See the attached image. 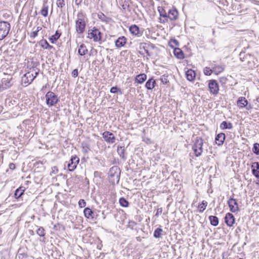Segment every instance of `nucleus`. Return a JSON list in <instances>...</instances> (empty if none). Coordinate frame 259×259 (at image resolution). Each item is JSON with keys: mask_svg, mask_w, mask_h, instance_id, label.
Listing matches in <instances>:
<instances>
[{"mask_svg": "<svg viewBox=\"0 0 259 259\" xmlns=\"http://www.w3.org/2000/svg\"><path fill=\"white\" fill-rule=\"evenodd\" d=\"M18 258L19 259H27V255L26 253H19L18 254Z\"/></svg>", "mask_w": 259, "mask_h": 259, "instance_id": "nucleus-49", "label": "nucleus"}, {"mask_svg": "<svg viewBox=\"0 0 259 259\" xmlns=\"http://www.w3.org/2000/svg\"><path fill=\"white\" fill-rule=\"evenodd\" d=\"M126 38L124 36L119 37L115 41V46L117 48H121L123 47L126 43Z\"/></svg>", "mask_w": 259, "mask_h": 259, "instance_id": "nucleus-22", "label": "nucleus"}, {"mask_svg": "<svg viewBox=\"0 0 259 259\" xmlns=\"http://www.w3.org/2000/svg\"><path fill=\"white\" fill-rule=\"evenodd\" d=\"M88 34L89 37L91 39L93 38L95 42L99 41L101 39V32L95 27L92 29L89 30Z\"/></svg>", "mask_w": 259, "mask_h": 259, "instance_id": "nucleus-6", "label": "nucleus"}, {"mask_svg": "<svg viewBox=\"0 0 259 259\" xmlns=\"http://www.w3.org/2000/svg\"><path fill=\"white\" fill-rule=\"evenodd\" d=\"M46 104L49 107L55 106L59 101V98L53 92L49 91L45 96Z\"/></svg>", "mask_w": 259, "mask_h": 259, "instance_id": "nucleus-4", "label": "nucleus"}, {"mask_svg": "<svg viewBox=\"0 0 259 259\" xmlns=\"http://www.w3.org/2000/svg\"><path fill=\"white\" fill-rule=\"evenodd\" d=\"M78 70L77 69H74L71 73L72 76L73 77H76L78 76Z\"/></svg>", "mask_w": 259, "mask_h": 259, "instance_id": "nucleus-52", "label": "nucleus"}, {"mask_svg": "<svg viewBox=\"0 0 259 259\" xmlns=\"http://www.w3.org/2000/svg\"><path fill=\"white\" fill-rule=\"evenodd\" d=\"M6 252H7L6 250H2L0 252V254L3 255L4 253H6Z\"/></svg>", "mask_w": 259, "mask_h": 259, "instance_id": "nucleus-61", "label": "nucleus"}, {"mask_svg": "<svg viewBox=\"0 0 259 259\" xmlns=\"http://www.w3.org/2000/svg\"><path fill=\"white\" fill-rule=\"evenodd\" d=\"M9 168L12 170H14L16 168L15 165L13 163H10L9 165Z\"/></svg>", "mask_w": 259, "mask_h": 259, "instance_id": "nucleus-55", "label": "nucleus"}, {"mask_svg": "<svg viewBox=\"0 0 259 259\" xmlns=\"http://www.w3.org/2000/svg\"><path fill=\"white\" fill-rule=\"evenodd\" d=\"M44 164L43 161H36L33 163V166L35 167L39 168L40 166L39 165H41L42 166Z\"/></svg>", "mask_w": 259, "mask_h": 259, "instance_id": "nucleus-48", "label": "nucleus"}, {"mask_svg": "<svg viewBox=\"0 0 259 259\" xmlns=\"http://www.w3.org/2000/svg\"><path fill=\"white\" fill-rule=\"evenodd\" d=\"M117 152L119 156V157L123 159V160H125L126 159V157L125 155V149L123 146H118L117 149Z\"/></svg>", "mask_w": 259, "mask_h": 259, "instance_id": "nucleus-24", "label": "nucleus"}, {"mask_svg": "<svg viewBox=\"0 0 259 259\" xmlns=\"http://www.w3.org/2000/svg\"><path fill=\"white\" fill-rule=\"evenodd\" d=\"M129 7V5H126V4H124L122 5V8L123 9H126V8H128Z\"/></svg>", "mask_w": 259, "mask_h": 259, "instance_id": "nucleus-58", "label": "nucleus"}, {"mask_svg": "<svg viewBox=\"0 0 259 259\" xmlns=\"http://www.w3.org/2000/svg\"><path fill=\"white\" fill-rule=\"evenodd\" d=\"M160 80L163 84H166L167 82H168L167 77L165 76H162L160 78Z\"/></svg>", "mask_w": 259, "mask_h": 259, "instance_id": "nucleus-50", "label": "nucleus"}, {"mask_svg": "<svg viewBox=\"0 0 259 259\" xmlns=\"http://www.w3.org/2000/svg\"><path fill=\"white\" fill-rule=\"evenodd\" d=\"M186 76L187 80L189 81H193L195 78L196 73L193 70L190 69L186 71Z\"/></svg>", "mask_w": 259, "mask_h": 259, "instance_id": "nucleus-20", "label": "nucleus"}, {"mask_svg": "<svg viewBox=\"0 0 259 259\" xmlns=\"http://www.w3.org/2000/svg\"><path fill=\"white\" fill-rule=\"evenodd\" d=\"M41 29V27H40V26H38L37 28H36V30L35 31H37V32L40 30Z\"/></svg>", "mask_w": 259, "mask_h": 259, "instance_id": "nucleus-60", "label": "nucleus"}, {"mask_svg": "<svg viewBox=\"0 0 259 259\" xmlns=\"http://www.w3.org/2000/svg\"><path fill=\"white\" fill-rule=\"evenodd\" d=\"M178 12L176 9H169L167 14V22L168 20L169 19L170 21L176 20L178 17Z\"/></svg>", "mask_w": 259, "mask_h": 259, "instance_id": "nucleus-12", "label": "nucleus"}, {"mask_svg": "<svg viewBox=\"0 0 259 259\" xmlns=\"http://www.w3.org/2000/svg\"><path fill=\"white\" fill-rule=\"evenodd\" d=\"M25 190V188L24 187L21 186L15 190L14 193V196L15 198L19 199L21 197L22 195H23L24 192Z\"/></svg>", "mask_w": 259, "mask_h": 259, "instance_id": "nucleus-23", "label": "nucleus"}, {"mask_svg": "<svg viewBox=\"0 0 259 259\" xmlns=\"http://www.w3.org/2000/svg\"><path fill=\"white\" fill-rule=\"evenodd\" d=\"M119 202L120 205L122 207H126L129 205L128 201L123 197H121L119 199Z\"/></svg>", "mask_w": 259, "mask_h": 259, "instance_id": "nucleus-39", "label": "nucleus"}, {"mask_svg": "<svg viewBox=\"0 0 259 259\" xmlns=\"http://www.w3.org/2000/svg\"><path fill=\"white\" fill-rule=\"evenodd\" d=\"M13 84L12 77L7 75L3 78L0 83V92L10 88Z\"/></svg>", "mask_w": 259, "mask_h": 259, "instance_id": "nucleus-5", "label": "nucleus"}, {"mask_svg": "<svg viewBox=\"0 0 259 259\" xmlns=\"http://www.w3.org/2000/svg\"><path fill=\"white\" fill-rule=\"evenodd\" d=\"M53 48H54V47L52 46H51L49 45V44H48V45L47 46V48H46V49L51 50Z\"/></svg>", "mask_w": 259, "mask_h": 259, "instance_id": "nucleus-57", "label": "nucleus"}, {"mask_svg": "<svg viewBox=\"0 0 259 259\" xmlns=\"http://www.w3.org/2000/svg\"><path fill=\"white\" fill-rule=\"evenodd\" d=\"M120 176V170L117 166H113L110 168L108 172V178L112 185L119 183Z\"/></svg>", "mask_w": 259, "mask_h": 259, "instance_id": "nucleus-2", "label": "nucleus"}, {"mask_svg": "<svg viewBox=\"0 0 259 259\" xmlns=\"http://www.w3.org/2000/svg\"><path fill=\"white\" fill-rule=\"evenodd\" d=\"M252 152L256 155H259V143H255L253 144Z\"/></svg>", "mask_w": 259, "mask_h": 259, "instance_id": "nucleus-41", "label": "nucleus"}, {"mask_svg": "<svg viewBox=\"0 0 259 259\" xmlns=\"http://www.w3.org/2000/svg\"><path fill=\"white\" fill-rule=\"evenodd\" d=\"M162 208H159L157 210V212L155 214V216L158 217L160 214L162 213Z\"/></svg>", "mask_w": 259, "mask_h": 259, "instance_id": "nucleus-54", "label": "nucleus"}, {"mask_svg": "<svg viewBox=\"0 0 259 259\" xmlns=\"http://www.w3.org/2000/svg\"><path fill=\"white\" fill-rule=\"evenodd\" d=\"M82 1V0H75V4L77 6H79L81 4Z\"/></svg>", "mask_w": 259, "mask_h": 259, "instance_id": "nucleus-56", "label": "nucleus"}, {"mask_svg": "<svg viewBox=\"0 0 259 259\" xmlns=\"http://www.w3.org/2000/svg\"><path fill=\"white\" fill-rule=\"evenodd\" d=\"M130 32L133 35H138L140 32L139 27L136 25H133L129 28Z\"/></svg>", "mask_w": 259, "mask_h": 259, "instance_id": "nucleus-31", "label": "nucleus"}, {"mask_svg": "<svg viewBox=\"0 0 259 259\" xmlns=\"http://www.w3.org/2000/svg\"><path fill=\"white\" fill-rule=\"evenodd\" d=\"M39 73V70L37 71H35V75H34L33 74H31L29 72L26 73L24 76L26 77L27 80L25 81V83H28L29 84L31 83L33 80L35 78V77L38 75Z\"/></svg>", "mask_w": 259, "mask_h": 259, "instance_id": "nucleus-17", "label": "nucleus"}, {"mask_svg": "<svg viewBox=\"0 0 259 259\" xmlns=\"http://www.w3.org/2000/svg\"><path fill=\"white\" fill-rule=\"evenodd\" d=\"M143 45H141L140 49H143L144 50V51L145 52V53L147 54V56H151V54L148 50L147 47L146 46L147 44H144Z\"/></svg>", "mask_w": 259, "mask_h": 259, "instance_id": "nucleus-45", "label": "nucleus"}, {"mask_svg": "<svg viewBox=\"0 0 259 259\" xmlns=\"http://www.w3.org/2000/svg\"><path fill=\"white\" fill-rule=\"evenodd\" d=\"M208 88L210 93L217 95L219 91L218 83L215 80L211 79L209 81Z\"/></svg>", "mask_w": 259, "mask_h": 259, "instance_id": "nucleus-10", "label": "nucleus"}, {"mask_svg": "<svg viewBox=\"0 0 259 259\" xmlns=\"http://www.w3.org/2000/svg\"><path fill=\"white\" fill-rule=\"evenodd\" d=\"M86 19L85 14L82 12L78 13L77 19L75 21V29L77 33L82 34L84 32L86 26Z\"/></svg>", "mask_w": 259, "mask_h": 259, "instance_id": "nucleus-1", "label": "nucleus"}, {"mask_svg": "<svg viewBox=\"0 0 259 259\" xmlns=\"http://www.w3.org/2000/svg\"><path fill=\"white\" fill-rule=\"evenodd\" d=\"M84 216L87 219H94L95 213H96V210H92L89 207H86L83 210Z\"/></svg>", "mask_w": 259, "mask_h": 259, "instance_id": "nucleus-16", "label": "nucleus"}, {"mask_svg": "<svg viewBox=\"0 0 259 259\" xmlns=\"http://www.w3.org/2000/svg\"><path fill=\"white\" fill-rule=\"evenodd\" d=\"M36 233L40 237H44L45 236L46 233L44 228L42 227H40L37 230Z\"/></svg>", "mask_w": 259, "mask_h": 259, "instance_id": "nucleus-40", "label": "nucleus"}, {"mask_svg": "<svg viewBox=\"0 0 259 259\" xmlns=\"http://www.w3.org/2000/svg\"><path fill=\"white\" fill-rule=\"evenodd\" d=\"M78 205L80 208L84 207L86 205V202L84 199H80L78 201Z\"/></svg>", "mask_w": 259, "mask_h": 259, "instance_id": "nucleus-47", "label": "nucleus"}, {"mask_svg": "<svg viewBox=\"0 0 259 259\" xmlns=\"http://www.w3.org/2000/svg\"><path fill=\"white\" fill-rule=\"evenodd\" d=\"M203 140L199 137H197L194 141V143L192 146L195 155L196 157H199L202 155L203 152Z\"/></svg>", "mask_w": 259, "mask_h": 259, "instance_id": "nucleus-3", "label": "nucleus"}, {"mask_svg": "<svg viewBox=\"0 0 259 259\" xmlns=\"http://www.w3.org/2000/svg\"><path fill=\"white\" fill-rule=\"evenodd\" d=\"M102 136L104 141L107 143L113 144L115 142V136L110 132L105 131L102 134Z\"/></svg>", "mask_w": 259, "mask_h": 259, "instance_id": "nucleus-8", "label": "nucleus"}, {"mask_svg": "<svg viewBox=\"0 0 259 259\" xmlns=\"http://www.w3.org/2000/svg\"><path fill=\"white\" fill-rule=\"evenodd\" d=\"M155 83V80L153 78H151L146 82L145 87L147 89L151 90L154 88Z\"/></svg>", "mask_w": 259, "mask_h": 259, "instance_id": "nucleus-26", "label": "nucleus"}, {"mask_svg": "<svg viewBox=\"0 0 259 259\" xmlns=\"http://www.w3.org/2000/svg\"><path fill=\"white\" fill-rule=\"evenodd\" d=\"M81 148L82 152L84 153H87L90 150L89 145L85 142L81 143Z\"/></svg>", "mask_w": 259, "mask_h": 259, "instance_id": "nucleus-36", "label": "nucleus"}, {"mask_svg": "<svg viewBox=\"0 0 259 259\" xmlns=\"http://www.w3.org/2000/svg\"><path fill=\"white\" fill-rule=\"evenodd\" d=\"M252 173L256 178L259 179V162H253L251 165Z\"/></svg>", "mask_w": 259, "mask_h": 259, "instance_id": "nucleus-18", "label": "nucleus"}, {"mask_svg": "<svg viewBox=\"0 0 259 259\" xmlns=\"http://www.w3.org/2000/svg\"><path fill=\"white\" fill-rule=\"evenodd\" d=\"M175 56L180 59L184 58V54L183 52L179 48H175L174 51Z\"/></svg>", "mask_w": 259, "mask_h": 259, "instance_id": "nucleus-29", "label": "nucleus"}, {"mask_svg": "<svg viewBox=\"0 0 259 259\" xmlns=\"http://www.w3.org/2000/svg\"><path fill=\"white\" fill-rule=\"evenodd\" d=\"M147 45L148 46H150L152 48H154V46L153 44H147Z\"/></svg>", "mask_w": 259, "mask_h": 259, "instance_id": "nucleus-62", "label": "nucleus"}, {"mask_svg": "<svg viewBox=\"0 0 259 259\" xmlns=\"http://www.w3.org/2000/svg\"><path fill=\"white\" fill-rule=\"evenodd\" d=\"M220 127L222 130H231L233 127L232 123L230 122H228L226 121H223L221 123Z\"/></svg>", "mask_w": 259, "mask_h": 259, "instance_id": "nucleus-27", "label": "nucleus"}, {"mask_svg": "<svg viewBox=\"0 0 259 259\" xmlns=\"http://www.w3.org/2000/svg\"><path fill=\"white\" fill-rule=\"evenodd\" d=\"M98 18L102 21L108 23L110 21L111 19L109 17H107L105 14L102 12H99L98 14Z\"/></svg>", "mask_w": 259, "mask_h": 259, "instance_id": "nucleus-30", "label": "nucleus"}, {"mask_svg": "<svg viewBox=\"0 0 259 259\" xmlns=\"http://www.w3.org/2000/svg\"><path fill=\"white\" fill-rule=\"evenodd\" d=\"M225 135L224 133H220L218 134L215 138L217 144L219 146L223 145L225 140Z\"/></svg>", "mask_w": 259, "mask_h": 259, "instance_id": "nucleus-19", "label": "nucleus"}, {"mask_svg": "<svg viewBox=\"0 0 259 259\" xmlns=\"http://www.w3.org/2000/svg\"><path fill=\"white\" fill-rule=\"evenodd\" d=\"M147 79V75L145 73H141L135 77V82L139 84L143 83Z\"/></svg>", "mask_w": 259, "mask_h": 259, "instance_id": "nucleus-21", "label": "nucleus"}, {"mask_svg": "<svg viewBox=\"0 0 259 259\" xmlns=\"http://www.w3.org/2000/svg\"><path fill=\"white\" fill-rule=\"evenodd\" d=\"M10 29V24L6 21L0 22V36L3 39L8 35Z\"/></svg>", "mask_w": 259, "mask_h": 259, "instance_id": "nucleus-7", "label": "nucleus"}, {"mask_svg": "<svg viewBox=\"0 0 259 259\" xmlns=\"http://www.w3.org/2000/svg\"><path fill=\"white\" fill-rule=\"evenodd\" d=\"M210 224L213 226H217L219 224V220L217 217L210 215L208 218Z\"/></svg>", "mask_w": 259, "mask_h": 259, "instance_id": "nucleus-32", "label": "nucleus"}, {"mask_svg": "<svg viewBox=\"0 0 259 259\" xmlns=\"http://www.w3.org/2000/svg\"><path fill=\"white\" fill-rule=\"evenodd\" d=\"M49 7L47 5V2H44L42 9L40 11V14L44 17H47L48 14Z\"/></svg>", "mask_w": 259, "mask_h": 259, "instance_id": "nucleus-33", "label": "nucleus"}, {"mask_svg": "<svg viewBox=\"0 0 259 259\" xmlns=\"http://www.w3.org/2000/svg\"><path fill=\"white\" fill-rule=\"evenodd\" d=\"M236 231H241V229H240V227H238V228H237V230H236Z\"/></svg>", "mask_w": 259, "mask_h": 259, "instance_id": "nucleus-64", "label": "nucleus"}, {"mask_svg": "<svg viewBox=\"0 0 259 259\" xmlns=\"http://www.w3.org/2000/svg\"><path fill=\"white\" fill-rule=\"evenodd\" d=\"M212 69L213 72L216 74H218L224 70V67L219 65L214 66Z\"/></svg>", "mask_w": 259, "mask_h": 259, "instance_id": "nucleus-34", "label": "nucleus"}, {"mask_svg": "<svg viewBox=\"0 0 259 259\" xmlns=\"http://www.w3.org/2000/svg\"><path fill=\"white\" fill-rule=\"evenodd\" d=\"M179 45V41L175 39H171L169 41V46L172 48H175V46H178Z\"/></svg>", "mask_w": 259, "mask_h": 259, "instance_id": "nucleus-42", "label": "nucleus"}, {"mask_svg": "<svg viewBox=\"0 0 259 259\" xmlns=\"http://www.w3.org/2000/svg\"><path fill=\"white\" fill-rule=\"evenodd\" d=\"M118 91H119L120 93L121 94L120 90L119 88H118L116 86L112 87L110 90V93L113 94L116 93Z\"/></svg>", "mask_w": 259, "mask_h": 259, "instance_id": "nucleus-46", "label": "nucleus"}, {"mask_svg": "<svg viewBox=\"0 0 259 259\" xmlns=\"http://www.w3.org/2000/svg\"><path fill=\"white\" fill-rule=\"evenodd\" d=\"M157 10L161 17L160 19V22L162 23L167 22L166 17L167 13L165 12V10L162 7H158Z\"/></svg>", "mask_w": 259, "mask_h": 259, "instance_id": "nucleus-13", "label": "nucleus"}, {"mask_svg": "<svg viewBox=\"0 0 259 259\" xmlns=\"http://www.w3.org/2000/svg\"><path fill=\"white\" fill-rule=\"evenodd\" d=\"M207 205V202L206 201L203 200L201 202V204L198 205L199 212H202L205 209Z\"/></svg>", "mask_w": 259, "mask_h": 259, "instance_id": "nucleus-38", "label": "nucleus"}, {"mask_svg": "<svg viewBox=\"0 0 259 259\" xmlns=\"http://www.w3.org/2000/svg\"><path fill=\"white\" fill-rule=\"evenodd\" d=\"M100 212V210H96V213H95V218H94L95 219H97V217L98 216V214H97V213H98V212Z\"/></svg>", "mask_w": 259, "mask_h": 259, "instance_id": "nucleus-59", "label": "nucleus"}, {"mask_svg": "<svg viewBox=\"0 0 259 259\" xmlns=\"http://www.w3.org/2000/svg\"><path fill=\"white\" fill-rule=\"evenodd\" d=\"M248 101L245 97H239L237 101V105L240 108H246V109L249 110L251 108L250 106H247Z\"/></svg>", "mask_w": 259, "mask_h": 259, "instance_id": "nucleus-14", "label": "nucleus"}, {"mask_svg": "<svg viewBox=\"0 0 259 259\" xmlns=\"http://www.w3.org/2000/svg\"><path fill=\"white\" fill-rule=\"evenodd\" d=\"M37 31H34L30 33V36L32 38H34L36 36H37Z\"/></svg>", "mask_w": 259, "mask_h": 259, "instance_id": "nucleus-53", "label": "nucleus"}, {"mask_svg": "<svg viewBox=\"0 0 259 259\" xmlns=\"http://www.w3.org/2000/svg\"><path fill=\"white\" fill-rule=\"evenodd\" d=\"M204 73L206 75H210L213 72V69H211L209 67H206L204 68Z\"/></svg>", "mask_w": 259, "mask_h": 259, "instance_id": "nucleus-44", "label": "nucleus"}, {"mask_svg": "<svg viewBox=\"0 0 259 259\" xmlns=\"http://www.w3.org/2000/svg\"><path fill=\"white\" fill-rule=\"evenodd\" d=\"M56 5L58 8L61 9V11L62 12L65 8V2L64 0H57L56 2Z\"/></svg>", "mask_w": 259, "mask_h": 259, "instance_id": "nucleus-37", "label": "nucleus"}, {"mask_svg": "<svg viewBox=\"0 0 259 259\" xmlns=\"http://www.w3.org/2000/svg\"><path fill=\"white\" fill-rule=\"evenodd\" d=\"M61 35V33L59 32L58 30H57L55 33V34L51 36L49 39L51 41L52 44H55L57 40L59 38Z\"/></svg>", "mask_w": 259, "mask_h": 259, "instance_id": "nucleus-25", "label": "nucleus"}, {"mask_svg": "<svg viewBox=\"0 0 259 259\" xmlns=\"http://www.w3.org/2000/svg\"><path fill=\"white\" fill-rule=\"evenodd\" d=\"M88 52V50L86 48V46L84 44H81L78 50V53L80 56H84L86 55Z\"/></svg>", "mask_w": 259, "mask_h": 259, "instance_id": "nucleus-28", "label": "nucleus"}, {"mask_svg": "<svg viewBox=\"0 0 259 259\" xmlns=\"http://www.w3.org/2000/svg\"><path fill=\"white\" fill-rule=\"evenodd\" d=\"M162 232L163 230L161 227L157 228L154 232L153 236L156 238H159L161 237Z\"/></svg>", "mask_w": 259, "mask_h": 259, "instance_id": "nucleus-35", "label": "nucleus"}, {"mask_svg": "<svg viewBox=\"0 0 259 259\" xmlns=\"http://www.w3.org/2000/svg\"><path fill=\"white\" fill-rule=\"evenodd\" d=\"M48 44L49 43L47 40L44 39H41L39 42V45L44 49H46Z\"/></svg>", "mask_w": 259, "mask_h": 259, "instance_id": "nucleus-43", "label": "nucleus"}, {"mask_svg": "<svg viewBox=\"0 0 259 259\" xmlns=\"http://www.w3.org/2000/svg\"><path fill=\"white\" fill-rule=\"evenodd\" d=\"M227 203L231 212L235 213L239 211L238 205L236 199L231 197Z\"/></svg>", "mask_w": 259, "mask_h": 259, "instance_id": "nucleus-11", "label": "nucleus"}, {"mask_svg": "<svg viewBox=\"0 0 259 259\" xmlns=\"http://www.w3.org/2000/svg\"><path fill=\"white\" fill-rule=\"evenodd\" d=\"M58 172V169L57 166H53L52 167V171L51 172V175L52 174H56Z\"/></svg>", "mask_w": 259, "mask_h": 259, "instance_id": "nucleus-51", "label": "nucleus"}, {"mask_svg": "<svg viewBox=\"0 0 259 259\" xmlns=\"http://www.w3.org/2000/svg\"><path fill=\"white\" fill-rule=\"evenodd\" d=\"M248 11V9H245V10H242L241 11V12H245Z\"/></svg>", "mask_w": 259, "mask_h": 259, "instance_id": "nucleus-63", "label": "nucleus"}, {"mask_svg": "<svg viewBox=\"0 0 259 259\" xmlns=\"http://www.w3.org/2000/svg\"><path fill=\"white\" fill-rule=\"evenodd\" d=\"M79 162V158L76 155L72 156L67 165L68 169L70 171H73Z\"/></svg>", "mask_w": 259, "mask_h": 259, "instance_id": "nucleus-9", "label": "nucleus"}, {"mask_svg": "<svg viewBox=\"0 0 259 259\" xmlns=\"http://www.w3.org/2000/svg\"><path fill=\"white\" fill-rule=\"evenodd\" d=\"M225 220V223L229 227L232 226L235 223V218L234 215L230 212L226 214Z\"/></svg>", "mask_w": 259, "mask_h": 259, "instance_id": "nucleus-15", "label": "nucleus"}]
</instances>
